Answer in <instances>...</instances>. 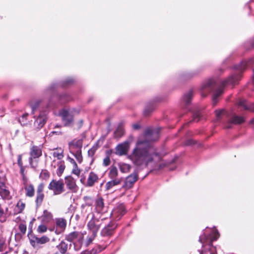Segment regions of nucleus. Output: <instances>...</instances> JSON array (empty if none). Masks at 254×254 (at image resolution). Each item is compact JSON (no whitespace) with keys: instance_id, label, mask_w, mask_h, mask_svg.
Segmentation results:
<instances>
[{"instance_id":"f257e3e1","label":"nucleus","mask_w":254,"mask_h":254,"mask_svg":"<svg viewBox=\"0 0 254 254\" xmlns=\"http://www.w3.org/2000/svg\"><path fill=\"white\" fill-rule=\"evenodd\" d=\"M159 130L148 128L146 130L144 136L140 137L137 140L135 147L128 158L133 164L139 167H146L149 163L158 161L160 156L149 141H154L158 138Z\"/></svg>"},{"instance_id":"f03ea898","label":"nucleus","mask_w":254,"mask_h":254,"mask_svg":"<svg viewBox=\"0 0 254 254\" xmlns=\"http://www.w3.org/2000/svg\"><path fill=\"white\" fill-rule=\"evenodd\" d=\"M219 237V234L216 229L211 230V232L207 234H203L200 236L199 242L202 244V247L205 248L207 246L209 247L210 254H216V248L212 246V242Z\"/></svg>"},{"instance_id":"7ed1b4c3","label":"nucleus","mask_w":254,"mask_h":254,"mask_svg":"<svg viewBox=\"0 0 254 254\" xmlns=\"http://www.w3.org/2000/svg\"><path fill=\"white\" fill-rule=\"evenodd\" d=\"M101 221L102 220H100L93 217L92 219L88 222L87 224L88 229L92 234L88 238L87 245L90 244L96 237L97 233L101 225Z\"/></svg>"},{"instance_id":"20e7f679","label":"nucleus","mask_w":254,"mask_h":254,"mask_svg":"<svg viewBox=\"0 0 254 254\" xmlns=\"http://www.w3.org/2000/svg\"><path fill=\"white\" fill-rule=\"evenodd\" d=\"M48 189L53 191L54 195H59L64 191V183L62 180H53L49 184Z\"/></svg>"},{"instance_id":"39448f33","label":"nucleus","mask_w":254,"mask_h":254,"mask_svg":"<svg viewBox=\"0 0 254 254\" xmlns=\"http://www.w3.org/2000/svg\"><path fill=\"white\" fill-rule=\"evenodd\" d=\"M75 111L71 109H63L60 112L64 126H70L73 122V116Z\"/></svg>"},{"instance_id":"423d86ee","label":"nucleus","mask_w":254,"mask_h":254,"mask_svg":"<svg viewBox=\"0 0 254 254\" xmlns=\"http://www.w3.org/2000/svg\"><path fill=\"white\" fill-rule=\"evenodd\" d=\"M130 143L128 141H126L119 144L115 148V153L118 156L126 155L129 149Z\"/></svg>"},{"instance_id":"0eeeda50","label":"nucleus","mask_w":254,"mask_h":254,"mask_svg":"<svg viewBox=\"0 0 254 254\" xmlns=\"http://www.w3.org/2000/svg\"><path fill=\"white\" fill-rule=\"evenodd\" d=\"M56 227L51 231H55V233L57 234H60L64 231L66 226V221L62 218H57L55 220Z\"/></svg>"},{"instance_id":"6e6552de","label":"nucleus","mask_w":254,"mask_h":254,"mask_svg":"<svg viewBox=\"0 0 254 254\" xmlns=\"http://www.w3.org/2000/svg\"><path fill=\"white\" fill-rule=\"evenodd\" d=\"M65 184L66 188L71 192L75 193L78 190V187L76 184V180L71 176L65 177Z\"/></svg>"},{"instance_id":"1a4fd4ad","label":"nucleus","mask_w":254,"mask_h":254,"mask_svg":"<svg viewBox=\"0 0 254 254\" xmlns=\"http://www.w3.org/2000/svg\"><path fill=\"white\" fill-rule=\"evenodd\" d=\"M137 179L138 175L137 173L133 172L126 178L123 188L126 190L131 188Z\"/></svg>"},{"instance_id":"9d476101","label":"nucleus","mask_w":254,"mask_h":254,"mask_svg":"<svg viewBox=\"0 0 254 254\" xmlns=\"http://www.w3.org/2000/svg\"><path fill=\"white\" fill-rule=\"evenodd\" d=\"M245 118L242 116H239L236 114H233L229 119L227 125L226 127L230 128L231 125H239L245 122Z\"/></svg>"},{"instance_id":"9b49d317","label":"nucleus","mask_w":254,"mask_h":254,"mask_svg":"<svg viewBox=\"0 0 254 254\" xmlns=\"http://www.w3.org/2000/svg\"><path fill=\"white\" fill-rule=\"evenodd\" d=\"M30 157L29 158V162L32 167V159L39 158L42 155V148L40 146H33L31 148L30 150Z\"/></svg>"},{"instance_id":"f8f14e48","label":"nucleus","mask_w":254,"mask_h":254,"mask_svg":"<svg viewBox=\"0 0 254 254\" xmlns=\"http://www.w3.org/2000/svg\"><path fill=\"white\" fill-rule=\"evenodd\" d=\"M82 139H74L69 142L68 145L70 152L80 150L82 146Z\"/></svg>"},{"instance_id":"ddd939ff","label":"nucleus","mask_w":254,"mask_h":254,"mask_svg":"<svg viewBox=\"0 0 254 254\" xmlns=\"http://www.w3.org/2000/svg\"><path fill=\"white\" fill-rule=\"evenodd\" d=\"M125 213V208L123 204H120L117 206L112 211L113 217L119 219Z\"/></svg>"},{"instance_id":"4468645a","label":"nucleus","mask_w":254,"mask_h":254,"mask_svg":"<svg viewBox=\"0 0 254 254\" xmlns=\"http://www.w3.org/2000/svg\"><path fill=\"white\" fill-rule=\"evenodd\" d=\"M47 120L46 115L45 113H41L34 122V126L38 129L42 128Z\"/></svg>"},{"instance_id":"2eb2a0df","label":"nucleus","mask_w":254,"mask_h":254,"mask_svg":"<svg viewBox=\"0 0 254 254\" xmlns=\"http://www.w3.org/2000/svg\"><path fill=\"white\" fill-rule=\"evenodd\" d=\"M98 176L94 172H91L89 174L85 186L89 187H92L95 183L98 182Z\"/></svg>"},{"instance_id":"dca6fc26","label":"nucleus","mask_w":254,"mask_h":254,"mask_svg":"<svg viewBox=\"0 0 254 254\" xmlns=\"http://www.w3.org/2000/svg\"><path fill=\"white\" fill-rule=\"evenodd\" d=\"M95 208L98 213H103L106 211V208L104 206L103 199L102 198L97 199L95 202Z\"/></svg>"},{"instance_id":"f3484780","label":"nucleus","mask_w":254,"mask_h":254,"mask_svg":"<svg viewBox=\"0 0 254 254\" xmlns=\"http://www.w3.org/2000/svg\"><path fill=\"white\" fill-rule=\"evenodd\" d=\"M54 164H57L58 168L57 169V174L58 176H61L65 169V166L64 162L63 161H58L56 162L55 160H54L52 166H54V168H56V165Z\"/></svg>"},{"instance_id":"a211bd4d","label":"nucleus","mask_w":254,"mask_h":254,"mask_svg":"<svg viewBox=\"0 0 254 254\" xmlns=\"http://www.w3.org/2000/svg\"><path fill=\"white\" fill-rule=\"evenodd\" d=\"M116 226L111 223L105 226L101 231V235L103 236H108L112 235L113 230L116 228Z\"/></svg>"},{"instance_id":"6ab92c4d","label":"nucleus","mask_w":254,"mask_h":254,"mask_svg":"<svg viewBox=\"0 0 254 254\" xmlns=\"http://www.w3.org/2000/svg\"><path fill=\"white\" fill-rule=\"evenodd\" d=\"M68 245L64 241H62L58 245L57 248L59 252H56L54 254H65L68 249Z\"/></svg>"},{"instance_id":"aec40b11","label":"nucleus","mask_w":254,"mask_h":254,"mask_svg":"<svg viewBox=\"0 0 254 254\" xmlns=\"http://www.w3.org/2000/svg\"><path fill=\"white\" fill-rule=\"evenodd\" d=\"M240 78V76L239 75H234L224 80L222 82V84L223 86L227 84L235 85L239 81Z\"/></svg>"},{"instance_id":"412c9836","label":"nucleus","mask_w":254,"mask_h":254,"mask_svg":"<svg viewBox=\"0 0 254 254\" xmlns=\"http://www.w3.org/2000/svg\"><path fill=\"white\" fill-rule=\"evenodd\" d=\"M24 188L26 191V195L28 197H33L35 194L34 186L32 184H28L24 183Z\"/></svg>"},{"instance_id":"4be33fe9","label":"nucleus","mask_w":254,"mask_h":254,"mask_svg":"<svg viewBox=\"0 0 254 254\" xmlns=\"http://www.w3.org/2000/svg\"><path fill=\"white\" fill-rule=\"evenodd\" d=\"M122 182V179H111L105 185L107 190H109L113 187L120 185Z\"/></svg>"},{"instance_id":"5701e85b","label":"nucleus","mask_w":254,"mask_h":254,"mask_svg":"<svg viewBox=\"0 0 254 254\" xmlns=\"http://www.w3.org/2000/svg\"><path fill=\"white\" fill-rule=\"evenodd\" d=\"M119 173L116 167L111 166L109 169L108 176L110 179H122L118 177Z\"/></svg>"},{"instance_id":"b1692460","label":"nucleus","mask_w":254,"mask_h":254,"mask_svg":"<svg viewBox=\"0 0 254 254\" xmlns=\"http://www.w3.org/2000/svg\"><path fill=\"white\" fill-rule=\"evenodd\" d=\"M192 95V91L191 90L189 91L184 94L182 99L183 106H187L189 105L191 101Z\"/></svg>"},{"instance_id":"393cba45","label":"nucleus","mask_w":254,"mask_h":254,"mask_svg":"<svg viewBox=\"0 0 254 254\" xmlns=\"http://www.w3.org/2000/svg\"><path fill=\"white\" fill-rule=\"evenodd\" d=\"M216 119L215 122H218L224 117L227 116V113L224 109L216 110L215 111Z\"/></svg>"},{"instance_id":"a878e982","label":"nucleus","mask_w":254,"mask_h":254,"mask_svg":"<svg viewBox=\"0 0 254 254\" xmlns=\"http://www.w3.org/2000/svg\"><path fill=\"white\" fill-rule=\"evenodd\" d=\"M52 213L47 210H45L42 215V220L44 222H50L53 219Z\"/></svg>"},{"instance_id":"bb28decb","label":"nucleus","mask_w":254,"mask_h":254,"mask_svg":"<svg viewBox=\"0 0 254 254\" xmlns=\"http://www.w3.org/2000/svg\"><path fill=\"white\" fill-rule=\"evenodd\" d=\"M118 166L121 172L123 173L129 172L131 167L130 165L125 163H119Z\"/></svg>"},{"instance_id":"cd10ccee","label":"nucleus","mask_w":254,"mask_h":254,"mask_svg":"<svg viewBox=\"0 0 254 254\" xmlns=\"http://www.w3.org/2000/svg\"><path fill=\"white\" fill-rule=\"evenodd\" d=\"M41 104L40 100H33L29 103L30 106L32 109V113L34 114L35 112L37 110Z\"/></svg>"},{"instance_id":"c85d7f7f","label":"nucleus","mask_w":254,"mask_h":254,"mask_svg":"<svg viewBox=\"0 0 254 254\" xmlns=\"http://www.w3.org/2000/svg\"><path fill=\"white\" fill-rule=\"evenodd\" d=\"M79 233L77 232H73L65 236V239L70 242H73L79 236Z\"/></svg>"},{"instance_id":"c756f323","label":"nucleus","mask_w":254,"mask_h":254,"mask_svg":"<svg viewBox=\"0 0 254 254\" xmlns=\"http://www.w3.org/2000/svg\"><path fill=\"white\" fill-rule=\"evenodd\" d=\"M223 93V89L221 87L218 88L214 93L213 96V104H215L217 102V98Z\"/></svg>"},{"instance_id":"7c9ffc66","label":"nucleus","mask_w":254,"mask_h":254,"mask_svg":"<svg viewBox=\"0 0 254 254\" xmlns=\"http://www.w3.org/2000/svg\"><path fill=\"white\" fill-rule=\"evenodd\" d=\"M25 206V203L21 200H19L18 201L16 204L15 210L17 213H21L24 209Z\"/></svg>"},{"instance_id":"2f4dec72","label":"nucleus","mask_w":254,"mask_h":254,"mask_svg":"<svg viewBox=\"0 0 254 254\" xmlns=\"http://www.w3.org/2000/svg\"><path fill=\"white\" fill-rule=\"evenodd\" d=\"M54 157L57 158L58 159L61 160L64 157L63 151L62 149H57L53 153Z\"/></svg>"},{"instance_id":"473e14b6","label":"nucleus","mask_w":254,"mask_h":254,"mask_svg":"<svg viewBox=\"0 0 254 254\" xmlns=\"http://www.w3.org/2000/svg\"><path fill=\"white\" fill-rule=\"evenodd\" d=\"M76 158V160L79 163H81L82 161V156L81 154V150H76L73 152H70Z\"/></svg>"},{"instance_id":"72a5a7b5","label":"nucleus","mask_w":254,"mask_h":254,"mask_svg":"<svg viewBox=\"0 0 254 254\" xmlns=\"http://www.w3.org/2000/svg\"><path fill=\"white\" fill-rule=\"evenodd\" d=\"M44 197V193H37L36 202L38 205H40Z\"/></svg>"},{"instance_id":"f704fd0d","label":"nucleus","mask_w":254,"mask_h":254,"mask_svg":"<svg viewBox=\"0 0 254 254\" xmlns=\"http://www.w3.org/2000/svg\"><path fill=\"white\" fill-rule=\"evenodd\" d=\"M98 148L97 144L94 145L91 148H90L88 151V154L90 157H93L95 154Z\"/></svg>"},{"instance_id":"c9c22d12","label":"nucleus","mask_w":254,"mask_h":254,"mask_svg":"<svg viewBox=\"0 0 254 254\" xmlns=\"http://www.w3.org/2000/svg\"><path fill=\"white\" fill-rule=\"evenodd\" d=\"M47 227L43 224L40 225L37 228V232L39 233H43L47 231Z\"/></svg>"},{"instance_id":"e433bc0d","label":"nucleus","mask_w":254,"mask_h":254,"mask_svg":"<svg viewBox=\"0 0 254 254\" xmlns=\"http://www.w3.org/2000/svg\"><path fill=\"white\" fill-rule=\"evenodd\" d=\"M19 230L22 234H25L26 233L27 227L26 225L24 223H21L18 226Z\"/></svg>"},{"instance_id":"4c0bfd02","label":"nucleus","mask_w":254,"mask_h":254,"mask_svg":"<svg viewBox=\"0 0 254 254\" xmlns=\"http://www.w3.org/2000/svg\"><path fill=\"white\" fill-rule=\"evenodd\" d=\"M81 173V170L78 168L77 165L74 166L72 170V173L79 177Z\"/></svg>"},{"instance_id":"58836bf2","label":"nucleus","mask_w":254,"mask_h":254,"mask_svg":"<svg viewBox=\"0 0 254 254\" xmlns=\"http://www.w3.org/2000/svg\"><path fill=\"white\" fill-rule=\"evenodd\" d=\"M28 116V114H24L19 119V122L23 125H25L26 122V118Z\"/></svg>"},{"instance_id":"ea45409f","label":"nucleus","mask_w":254,"mask_h":254,"mask_svg":"<svg viewBox=\"0 0 254 254\" xmlns=\"http://www.w3.org/2000/svg\"><path fill=\"white\" fill-rule=\"evenodd\" d=\"M41 176L44 179H47L50 176L49 172L46 170H42L41 173Z\"/></svg>"},{"instance_id":"a19ab883","label":"nucleus","mask_w":254,"mask_h":254,"mask_svg":"<svg viewBox=\"0 0 254 254\" xmlns=\"http://www.w3.org/2000/svg\"><path fill=\"white\" fill-rule=\"evenodd\" d=\"M50 241V239L46 236H44L40 238V244H44Z\"/></svg>"},{"instance_id":"79ce46f5","label":"nucleus","mask_w":254,"mask_h":254,"mask_svg":"<svg viewBox=\"0 0 254 254\" xmlns=\"http://www.w3.org/2000/svg\"><path fill=\"white\" fill-rule=\"evenodd\" d=\"M111 160L110 157L109 156H106V157L103 159V165L104 166H108L110 164Z\"/></svg>"},{"instance_id":"37998d69","label":"nucleus","mask_w":254,"mask_h":254,"mask_svg":"<svg viewBox=\"0 0 254 254\" xmlns=\"http://www.w3.org/2000/svg\"><path fill=\"white\" fill-rule=\"evenodd\" d=\"M44 188V185L43 183L39 184L37 189V193H43Z\"/></svg>"},{"instance_id":"c03bdc74","label":"nucleus","mask_w":254,"mask_h":254,"mask_svg":"<svg viewBox=\"0 0 254 254\" xmlns=\"http://www.w3.org/2000/svg\"><path fill=\"white\" fill-rule=\"evenodd\" d=\"M252 62H253V60H251L247 63L245 62H242L241 66L239 67H238V69L240 70H242L243 69V66L249 65L252 63Z\"/></svg>"},{"instance_id":"a18cd8bd","label":"nucleus","mask_w":254,"mask_h":254,"mask_svg":"<svg viewBox=\"0 0 254 254\" xmlns=\"http://www.w3.org/2000/svg\"><path fill=\"white\" fill-rule=\"evenodd\" d=\"M212 83H213L212 80H210V81H208L207 83H206L205 84H204L202 85V89H204V90L207 87L210 86L212 85Z\"/></svg>"},{"instance_id":"49530a36","label":"nucleus","mask_w":254,"mask_h":254,"mask_svg":"<svg viewBox=\"0 0 254 254\" xmlns=\"http://www.w3.org/2000/svg\"><path fill=\"white\" fill-rule=\"evenodd\" d=\"M34 236H29V239H30V243L31 244V245L33 247H35L36 246V241H35V239L34 238Z\"/></svg>"},{"instance_id":"de8ad7c7","label":"nucleus","mask_w":254,"mask_h":254,"mask_svg":"<svg viewBox=\"0 0 254 254\" xmlns=\"http://www.w3.org/2000/svg\"><path fill=\"white\" fill-rule=\"evenodd\" d=\"M200 116V114L199 112H196L193 114V120L198 121L199 120V118Z\"/></svg>"},{"instance_id":"09e8293b","label":"nucleus","mask_w":254,"mask_h":254,"mask_svg":"<svg viewBox=\"0 0 254 254\" xmlns=\"http://www.w3.org/2000/svg\"><path fill=\"white\" fill-rule=\"evenodd\" d=\"M17 163L19 167L23 166L22 162V156L21 155H19L18 156Z\"/></svg>"},{"instance_id":"8fccbe9b","label":"nucleus","mask_w":254,"mask_h":254,"mask_svg":"<svg viewBox=\"0 0 254 254\" xmlns=\"http://www.w3.org/2000/svg\"><path fill=\"white\" fill-rule=\"evenodd\" d=\"M4 243V241L2 239H0V252H2L3 250Z\"/></svg>"},{"instance_id":"3c124183","label":"nucleus","mask_w":254,"mask_h":254,"mask_svg":"<svg viewBox=\"0 0 254 254\" xmlns=\"http://www.w3.org/2000/svg\"><path fill=\"white\" fill-rule=\"evenodd\" d=\"M68 160L71 163L73 164V166L77 165L76 163L75 162V160L69 157H68Z\"/></svg>"},{"instance_id":"603ef678","label":"nucleus","mask_w":254,"mask_h":254,"mask_svg":"<svg viewBox=\"0 0 254 254\" xmlns=\"http://www.w3.org/2000/svg\"><path fill=\"white\" fill-rule=\"evenodd\" d=\"M239 106H243L245 109H246V110L248 109V107H247V106L245 105V104L244 102H243V101H241V102H240V103H239Z\"/></svg>"},{"instance_id":"864d4df0","label":"nucleus","mask_w":254,"mask_h":254,"mask_svg":"<svg viewBox=\"0 0 254 254\" xmlns=\"http://www.w3.org/2000/svg\"><path fill=\"white\" fill-rule=\"evenodd\" d=\"M34 238L35 239V241H36V246L37 244H40V238H38V237H37L34 236Z\"/></svg>"},{"instance_id":"5fc2aeb1","label":"nucleus","mask_w":254,"mask_h":254,"mask_svg":"<svg viewBox=\"0 0 254 254\" xmlns=\"http://www.w3.org/2000/svg\"><path fill=\"white\" fill-rule=\"evenodd\" d=\"M20 167V173L22 177H24V168L23 166Z\"/></svg>"},{"instance_id":"6e6d98bb","label":"nucleus","mask_w":254,"mask_h":254,"mask_svg":"<svg viewBox=\"0 0 254 254\" xmlns=\"http://www.w3.org/2000/svg\"><path fill=\"white\" fill-rule=\"evenodd\" d=\"M132 127L134 129H137L139 128L140 126L138 124H135L132 125Z\"/></svg>"},{"instance_id":"4d7b16f0","label":"nucleus","mask_w":254,"mask_h":254,"mask_svg":"<svg viewBox=\"0 0 254 254\" xmlns=\"http://www.w3.org/2000/svg\"><path fill=\"white\" fill-rule=\"evenodd\" d=\"M81 254H92L91 252L89 251H85L82 252Z\"/></svg>"},{"instance_id":"13d9d810","label":"nucleus","mask_w":254,"mask_h":254,"mask_svg":"<svg viewBox=\"0 0 254 254\" xmlns=\"http://www.w3.org/2000/svg\"><path fill=\"white\" fill-rule=\"evenodd\" d=\"M66 84H69L73 82V80L71 78L68 79L66 80Z\"/></svg>"},{"instance_id":"bf43d9fd","label":"nucleus","mask_w":254,"mask_h":254,"mask_svg":"<svg viewBox=\"0 0 254 254\" xmlns=\"http://www.w3.org/2000/svg\"><path fill=\"white\" fill-rule=\"evenodd\" d=\"M23 177V179L24 181H26V176L25 175H24V177Z\"/></svg>"},{"instance_id":"052dcab7","label":"nucleus","mask_w":254,"mask_h":254,"mask_svg":"<svg viewBox=\"0 0 254 254\" xmlns=\"http://www.w3.org/2000/svg\"><path fill=\"white\" fill-rule=\"evenodd\" d=\"M84 181V179H80V182L82 183H83Z\"/></svg>"},{"instance_id":"680f3d73","label":"nucleus","mask_w":254,"mask_h":254,"mask_svg":"<svg viewBox=\"0 0 254 254\" xmlns=\"http://www.w3.org/2000/svg\"><path fill=\"white\" fill-rule=\"evenodd\" d=\"M253 83V84H254V69Z\"/></svg>"},{"instance_id":"e2e57ef3","label":"nucleus","mask_w":254,"mask_h":254,"mask_svg":"<svg viewBox=\"0 0 254 254\" xmlns=\"http://www.w3.org/2000/svg\"><path fill=\"white\" fill-rule=\"evenodd\" d=\"M74 249L76 251H78L80 249V248H76L75 247H74Z\"/></svg>"},{"instance_id":"0e129e2a","label":"nucleus","mask_w":254,"mask_h":254,"mask_svg":"<svg viewBox=\"0 0 254 254\" xmlns=\"http://www.w3.org/2000/svg\"><path fill=\"white\" fill-rule=\"evenodd\" d=\"M5 192L6 194H7L8 193V192L7 190H5Z\"/></svg>"},{"instance_id":"69168bd1","label":"nucleus","mask_w":254,"mask_h":254,"mask_svg":"<svg viewBox=\"0 0 254 254\" xmlns=\"http://www.w3.org/2000/svg\"><path fill=\"white\" fill-rule=\"evenodd\" d=\"M199 253H200V254H202V253H203V251H201V252H200V251H199Z\"/></svg>"},{"instance_id":"338daca9","label":"nucleus","mask_w":254,"mask_h":254,"mask_svg":"<svg viewBox=\"0 0 254 254\" xmlns=\"http://www.w3.org/2000/svg\"><path fill=\"white\" fill-rule=\"evenodd\" d=\"M61 127V126H58V125H57V126H56V127Z\"/></svg>"},{"instance_id":"774afa93","label":"nucleus","mask_w":254,"mask_h":254,"mask_svg":"<svg viewBox=\"0 0 254 254\" xmlns=\"http://www.w3.org/2000/svg\"><path fill=\"white\" fill-rule=\"evenodd\" d=\"M252 122L254 123V119L252 120Z\"/></svg>"}]
</instances>
